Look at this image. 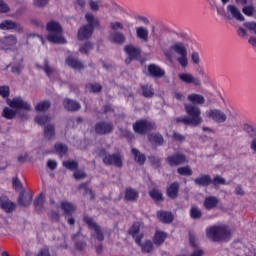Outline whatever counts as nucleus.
<instances>
[{
	"label": "nucleus",
	"mask_w": 256,
	"mask_h": 256,
	"mask_svg": "<svg viewBox=\"0 0 256 256\" xmlns=\"http://www.w3.org/2000/svg\"><path fill=\"white\" fill-rule=\"evenodd\" d=\"M213 185H225V178L221 176L214 177L212 181Z\"/></svg>",
	"instance_id": "obj_62"
},
{
	"label": "nucleus",
	"mask_w": 256,
	"mask_h": 256,
	"mask_svg": "<svg viewBox=\"0 0 256 256\" xmlns=\"http://www.w3.org/2000/svg\"><path fill=\"white\" fill-rule=\"evenodd\" d=\"M129 233L135 239V243L141 247L142 253H151L153 251V242L150 240H143V226L141 223H134L130 228Z\"/></svg>",
	"instance_id": "obj_3"
},
{
	"label": "nucleus",
	"mask_w": 256,
	"mask_h": 256,
	"mask_svg": "<svg viewBox=\"0 0 256 256\" xmlns=\"http://www.w3.org/2000/svg\"><path fill=\"white\" fill-rule=\"evenodd\" d=\"M86 89L90 93H99V91H101V85L97 83L88 84Z\"/></svg>",
	"instance_id": "obj_49"
},
{
	"label": "nucleus",
	"mask_w": 256,
	"mask_h": 256,
	"mask_svg": "<svg viewBox=\"0 0 256 256\" xmlns=\"http://www.w3.org/2000/svg\"><path fill=\"white\" fill-rule=\"evenodd\" d=\"M66 65H68V67H71L72 69H75L76 71H81V69H83V63L73 58V56H69L68 58H66Z\"/></svg>",
	"instance_id": "obj_26"
},
{
	"label": "nucleus",
	"mask_w": 256,
	"mask_h": 256,
	"mask_svg": "<svg viewBox=\"0 0 256 256\" xmlns=\"http://www.w3.org/2000/svg\"><path fill=\"white\" fill-rule=\"evenodd\" d=\"M179 175H184L186 177H190V175H193V170H191L190 166H183L178 168Z\"/></svg>",
	"instance_id": "obj_44"
},
{
	"label": "nucleus",
	"mask_w": 256,
	"mask_h": 256,
	"mask_svg": "<svg viewBox=\"0 0 256 256\" xmlns=\"http://www.w3.org/2000/svg\"><path fill=\"white\" fill-rule=\"evenodd\" d=\"M178 77L180 81H182V83H187V84L192 83L196 87H199L201 85V80H199V78H195V76H193L192 74L180 73Z\"/></svg>",
	"instance_id": "obj_15"
},
{
	"label": "nucleus",
	"mask_w": 256,
	"mask_h": 256,
	"mask_svg": "<svg viewBox=\"0 0 256 256\" xmlns=\"http://www.w3.org/2000/svg\"><path fill=\"white\" fill-rule=\"evenodd\" d=\"M124 51L130 59H137V57H139V53H141V50L133 45L125 46Z\"/></svg>",
	"instance_id": "obj_25"
},
{
	"label": "nucleus",
	"mask_w": 256,
	"mask_h": 256,
	"mask_svg": "<svg viewBox=\"0 0 256 256\" xmlns=\"http://www.w3.org/2000/svg\"><path fill=\"white\" fill-rule=\"evenodd\" d=\"M190 217L191 219H201V217H203V213L199 207L192 206L190 208Z\"/></svg>",
	"instance_id": "obj_38"
},
{
	"label": "nucleus",
	"mask_w": 256,
	"mask_h": 256,
	"mask_svg": "<svg viewBox=\"0 0 256 256\" xmlns=\"http://www.w3.org/2000/svg\"><path fill=\"white\" fill-rule=\"evenodd\" d=\"M15 115H17V112L9 107H5L2 112V117L4 119H14Z\"/></svg>",
	"instance_id": "obj_40"
},
{
	"label": "nucleus",
	"mask_w": 256,
	"mask_h": 256,
	"mask_svg": "<svg viewBox=\"0 0 256 256\" xmlns=\"http://www.w3.org/2000/svg\"><path fill=\"white\" fill-rule=\"evenodd\" d=\"M187 99L190 103H193V105H203V103H205V97L201 94H189Z\"/></svg>",
	"instance_id": "obj_28"
},
{
	"label": "nucleus",
	"mask_w": 256,
	"mask_h": 256,
	"mask_svg": "<svg viewBox=\"0 0 256 256\" xmlns=\"http://www.w3.org/2000/svg\"><path fill=\"white\" fill-rule=\"evenodd\" d=\"M227 15L237 19V21H245V16L241 14V10H239V8L233 4L227 6Z\"/></svg>",
	"instance_id": "obj_16"
},
{
	"label": "nucleus",
	"mask_w": 256,
	"mask_h": 256,
	"mask_svg": "<svg viewBox=\"0 0 256 256\" xmlns=\"http://www.w3.org/2000/svg\"><path fill=\"white\" fill-rule=\"evenodd\" d=\"M64 107L67 111H79L81 109V105L73 100L65 99Z\"/></svg>",
	"instance_id": "obj_32"
},
{
	"label": "nucleus",
	"mask_w": 256,
	"mask_h": 256,
	"mask_svg": "<svg viewBox=\"0 0 256 256\" xmlns=\"http://www.w3.org/2000/svg\"><path fill=\"white\" fill-rule=\"evenodd\" d=\"M206 237L211 241H229L231 228L225 224H215L206 228Z\"/></svg>",
	"instance_id": "obj_2"
},
{
	"label": "nucleus",
	"mask_w": 256,
	"mask_h": 256,
	"mask_svg": "<svg viewBox=\"0 0 256 256\" xmlns=\"http://www.w3.org/2000/svg\"><path fill=\"white\" fill-rule=\"evenodd\" d=\"M44 137L47 141H53L55 139V126L52 124H47L44 127Z\"/></svg>",
	"instance_id": "obj_27"
},
{
	"label": "nucleus",
	"mask_w": 256,
	"mask_h": 256,
	"mask_svg": "<svg viewBox=\"0 0 256 256\" xmlns=\"http://www.w3.org/2000/svg\"><path fill=\"white\" fill-rule=\"evenodd\" d=\"M85 19L87 21V25L82 26L78 30V39L83 41L85 39H89L93 35V29L95 27H99V19L95 18L92 13H87L85 15Z\"/></svg>",
	"instance_id": "obj_5"
},
{
	"label": "nucleus",
	"mask_w": 256,
	"mask_h": 256,
	"mask_svg": "<svg viewBox=\"0 0 256 256\" xmlns=\"http://www.w3.org/2000/svg\"><path fill=\"white\" fill-rule=\"evenodd\" d=\"M36 123H38V125H47V123H49V121H51V118H49L48 116L42 115V116H37L35 118Z\"/></svg>",
	"instance_id": "obj_50"
},
{
	"label": "nucleus",
	"mask_w": 256,
	"mask_h": 256,
	"mask_svg": "<svg viewBox=\"0 0 256 256\" xmlns=\"http://www.w3.org/2000/svg\"><path fill=\"white\" fill-rule=\"evenodd\" d=\"M16 207H17V204L9 200V198L5 196L0 197V208H2L3 211H5V213H13Z\"/></svg>",
	"instance_id": "obj_12"
},
{
	"label": "nucleus",
	"mask_w": 256,
	"mask_h": 256,
	"mask_svg": "<svg viewBox=\"0 0 256 256\" xmlns=\"http://www.w3.org/2000/svg\"><path fill=\"white\" fill-rule=\"evenodd\" d=\"M168 137H172L174 141H179V143H183L185 141V136L177 133V132H167Z\"/></svg>",
	"instance_id": "obj_45"
},
{
	"label": "nucleus",
	"mask_w": 256,
	"mask_h": 256,
	"mask_svg": "<svg viewBox=\"0 0 256 256\" xmlns=\"http://www.w3.org/2000/svg\"><path fill=\"white\" fill-rule=\"evenodd\" d=\"M43 69L48 77H51V75L55 73V69L49 66V62L47 60L44 62Z\"/></svg>",
	"instance_id": "obj_53"
},
{
	"label": "nucleus",
	"mask_w": 256,
	"mask_h": 256,
	"mask_svg": "<svg viewBox=\"0 0 256 256\" xmlns=\"http://www.w3.org/2000/svg\"><path fill=\"white\" fill-rule=\"evenodd\" d=\"M177 193H179V184L174 182L167 188V195L170 199H175V197H177Z\"/></svg>",
	"instance_id": "obj_34"
},
{
	"label": "nucleus",
	"mask_w": 256,
	"mask_h": 256,
	"mask_svg": "<svg viewBox=\"0 0 256 256\" xmlns=\"http://www.w3.org/2000/svg\"><path fill=\"white\" fill-rule=\"evenodd\" d=\"M165 239H167V233L163 231H157L153 237L154 245H163L165 243Z\"/></svg>",
	"instance_id": "obj_31"
},
{
	"label": "nucleus",
	"mask_w": 256,
	"mask_h": 256,
	"mask_svg": "<svg viewBox=\"0 0 256 256\" xmlns=\"http://www.w3.org/2000/svg\"><path fill=\"white\" fill-rule=\"evenodd\" d=\"M109 40L112 43H118V44L125 43V35L121 32H112L109 35Z\"/></svg>",
	"instance_id": "obj_30"
},
{
	"label": "nucleus",
	"mask_w": 256,
	"mask_h": 256,
	"mask_svg": "<svg viewBox=\"0 0 256 256\" xmlns=\"http://www.w3.org/2000/svg\"><path fill=\"white\" fill-rule=\"evenodd\" d=\"M203 205L206 211H211L219 205V199L214 196H208L204 199Z\"/></svg>",
	"instance_id": "obj_19"
},
{
	"label": "nucleus",
	"mask_w": 256,
	"mask_h": 256,
	"mask_svg": "<svg viewBox=\"0 0 256 256\" xmlns=\"http://www.w3.org/2000/svg\"><path fill=\"white\" fill-rule=\"evenodd\" d=\"M74 177L75 179L79 180V179H85L86 174L85 172L81 171V170H77L74 172Z\"/></svg>",
	"instance_id": "obj_64"
},
{
	"label": "nucleus",
	"mask_w": 256,
	"mask_h": 256,
	"mask_svg": "<svg viewBox=\"0 0 256 256\" xmlns=\"http://www.w3.org/2000/svg\"><path fill=\"white\" fill-rule=\"evenodd\" d=\"M88 7L90 11L97 13L101 9V1L99 0H88Z\"/></svg>",
	"instance_id": "obj_39"
},
{
	"label": "nucleus",
	"mask_w": 256,
	"mask_h": 256,
	"mask_svg": "<svg viewBox=\"0 0 256 256\" xmlns=\"http://www.w3.org/2000/svg\"><path fill=\"white\" fill-rule=\"evenodd\" d=\"M105 165H115V167H123V158L120 154L108 155L103 159Z\"/></svg>",
	"instance_id": "obj_13"
},
{
	"label": "nucleus",
	"mask_w": 256,
	"mask_h": 256,
	"mask_svg": "<svg viewBox=\"0 0 256 256\" xmlns=\"http://www.w3.org/2000/svg\"><path fill=\"white\" fill-rule=\"evenodd\" d=\"M135 31L137 39H140V41H143L144 43L149 41V29L143 26H138L135 28Z\"/></svg>",
	"instance_id": "obj_20"
},
{
	"label": "nucleus",
	"mask_w": 256,
	"mask_h": 256,
	"mask_svg": "<svg viewBox=\"0 0 256 256\" xmlns=\"http://www.w3.org/2000/svg\"><path fill=\"white\" fill-rule=\"evenodd\" d=\"M151 143H156L157 145L163 144V136L160 134H151L149 137Z\"/></svg>",
	"instance_id": "obj_46"
},
{
	"label": "nucleus",
	"mask_w": 256,
	"mask_h": 256,
	"mask_svg": "<svg viewBox=\"0 0 256 256\" xmlns=\"http://www.w3.org/2000/svg\"><path fill=\"white\" fill-rule=\"evenodd\" d=\"M135 21L138 24L149 25V20L145 16L137 15L135 16Z\"/></svg>",
	"instance_id": "obj_55"
},
{
	"label": "nucleus",
	"mask_w": 256,
	"mask_h": 256,
	"mask_svg": "<svg viewBox=\"0 0 256 256\" xmlns=\"http://www.w3.org/2000/svg\"><path fill=\"white\" fill-rule=\"evenodd\" d=\"M50 107H51V103H49V101H43V102L38 103L35 106V110L44 112V111H47V109H49Z\"/></svg>",
	"instance_id": "obj_43"
},
{
	"label": "nucleus",
	"mask_w": 256,
	"mask_h": 256,
	"mask_svg": "<svg viewBox=\"0 0 256 256\" xmlns=\"http://www.w3.org/2000/svg\"><path fill=\"white\" fill-rule=\"evenodd\" d=\"M132 154L134 155L135 161L138 162L139 165H143V163H145V155L141 154V152H139V150L133 148Z\"/></svg>",
	"instance_id": "obj_41"
},
{
	"label": "nucleus",
	"mask_w": 256,
	"mask_h": 256,
	"mask_svg": "<svg viewBox=\"0 0 256 256\" xmlns=\"http://www.w3.org/2000/svg\"><path fill=\"white\" fill-rule=\"evenodd\" d=\"M196 185H200L201 187H207V185L211 184V176L209 175H201L200 177L194 180Z\"/></svg>",
	"instance_id": "obj_33"
},
{
	"label": "nucleus",
	"mask_w": 256,
	"mask_h": 256,
	"mask_svg": "<svg viewBox=\"0 0 256 256\" xmlns=\"http://www.w3.org/2000/svg\"><path fill=\"white\" fill-rule=\"evenodd\" d=\"M55 151L60 156H63L67 153V146L62 144V143H58V144L55 145Z\"/></svg>",
	"instance_id": "obj_47"
},
{
	"label": "nucleus",
	"mask_w": 256,
	"mask_h": 256,
	"mask_svg": "<svg viewBox=\"0 0 256 256\" xmlns=\"http://www.w3.org/2000/svg\"><path fill=\"white\" fill-rule=\"evenodd\" d=\"M163 55L170 62L176 58L177 63L183 69L189 66V58L187 57V44H185V42H173L168 49L163 50Z\"/></svg>",
	"instance_id": "obj_1"
},
{
	"label": "nucleus",
	"mask_w": 256,
	"mask_h": 256,
	"mask_svg": "<svg viewBox=\"0 0 256 256\" xmlns=\"http://www.w3.org/2000/svg\"><path fill=\"white\" fill-rule=\"evenodd\" d=\"M43 203H45V196L40 194L34 201L35 207H43Z\"/></svg>",
	"instance_id": "obj_56"
},
{
	"label": "nucleus",
	"mask_w": 256,
	"mask_h": 256,
	"mask_svg": "<svg viewBox=\"0 0 256 256\" xmlns=\"http://www.w3.org/2000/svg\"><path fill=\"white\" fill-rule=\"evenodd\" d=\"M139 197V193L134 189L128 188L126 189L125 199L127 201H135Z\"/></svg>",
	"instance_id": "obj_37"
},
{
	"label": "nucleus",
	"mask_w": 256,
	"mask_h": 256,
	"mask_svg": "<svg viewBox=\"0 0 256 256\" xmlns=\"http://www.w3.org/2000/svg\"><path fill=\"white\" fill-rule=\"evenodd\" d=\"M95 130L98 135H105L106 133H111L113 130V125L101 122L96 124Z\"/></svg>",
	"instance_id": "obj_21"
},
{
	"label": "nucleus",
	"mask_w": 256,
	"mask_h": 256,
	"mask_svg": "<svg viewBox=\"0 0 256 256\" xmlns=\"http://www.w3.org/2000/svg\"><path fill=\"white\" fill-rule=\"evenodd\" d=\"M123 23L119 22V21H112L110 23V29H112V31L117 32V31H123Z\"/></svg>",
	"instance_id": "obj_48"
},
{
	"label": "nucleus",
	"mask_w": 256,
	"mask_h": 256,
	"mask_svg": "<svg viewBox=\"0 0 256 256\" xmlns=\"http://www.w3.org/2000/svg\"><path fill=\"white\" fill-rule=\"evenodd\" d=\"M189 241H190V245L192 247H196L194 249V251L192 252L191 256H203V250L201 248H198L199 241L195 237V234H193V233L189 234Z\"/></svg>",
	"instance_id": "obj_18"
},
{
	"label": "nucleus",
	"mask_w": 256,
	"mask_h": 256,
	"mask_svg": "<svg viewBox=\"0 0 256 256\" xmlns=\"http://www.w3.org/2000/svg\"><path fill=\"white\" fill-rule=\"evenodd\" d=\"M12 187L15 189V191H21L23 189V184L21 183V180L19 178L14 177L12 179Z\"/></svg>",
	"instance_id": "obj_51"
},
{
	"label": "nucleus",
	"mask_w": 256,
	"mask_h": 256,
	"mask_svg": "<svg viewBox=\"0 0 256 256\" xmlns=\"http://www.w3.org/2000/svg\"><path fill=\"white\" fill-rule=\"evenodd\" d=\"M59 207L62 211H64L67 223L69 225H75V219L71 217V215L75 213V205L71 204V202L62 201Z\"/></svg>",
	"instance_id": "obj_9"
},
{
	"label": "nucleus",
	"mask_w": 256,
	"mask_h": 256,
	"mask_svg": "<svg viewBox=\"0 0 256 256\" xmlns=\"http://www.w3.org/2000/svg\"><path fill=\"white\" fill-rule=\"evenodd\" d=\"M149 195L153 201H163V193L158 189H153L149 192Z\"/></svg>",
	"instance_id": "obj_42"
},
{
	"label": "nucleus",
	"mask_w": 256,
	"mask_h": 256,
	"mask_svg": "<svg viewBox=\"0 0 256 256\" xmlns=\"http://www.w3.org/2000/svg\"><path fill=\"white\" fill-rule=\"evenodd\" d=\"M242 13H244V15H246V17H254L256 15L255 5H253V4L245 5L242 8Z\"/></svg>",
	"instance_id": "obj_36"
},
{
	"label": "nucleus",
	"mask_w": 256,
	"mask_h": 256,
	"mask_svg": "<svg viewBox=\"0 0 256 256\" xmlns=\"http://www.w3.org/2000/svg\"><path fill=\"white\" fill-rule=\"evenodd\" d=\"M93 49V44L87 42L84 46L80 47V53H89Z\"/></svg>",
	"instance_id": "obj_58"
},
{
	"label": "nucleus",
	"mask_w": 256,
	"mask_h": 256,
	"mask_svg": "<svg viewBox=\"0 0 256 256\" xmlns=\"http://www.w3.org/2000/svg\"><path fill=\"white\" fill-rule=\"evenodd\" d=\"M6 103L9 105V107H12V109H22V112H19L22 120L29 119V110L31 109V104L24 101L23 98L15 97L13 99H7Z\"/></svg>",
	"instance_id": "obj_7"
},
{
	"label": "nucleus",
	"mask_w": 256,
	"mask_h": 256,
	"mask_svg": "<svg viewBox=\"0 0 256 256\" xmlns=\"http://www.w3.org/2000/svg\"><path fill=\"white\" fill-rule=\"evenodd\" d=\"M76 9H84L87 7V0H76L74 2Z\"/></svg>",
	"instance_id": "obj_59"
},
{
	"label": "nucleus",
	"mask_w": 256,
	"mask_h": 256,
	"mask_svg": "<svg viewBox=\"0 0 256 256\" xmlns=\"http://www.w3.org/2000/svg\"><path fill=\"white\" fill-rule=\"evenodd\" d=\"M208 119H212L215 123H225L227 121V114L219 109H210L205 112Z\"/></svg>",
	"instance_id": "obj_10"
},
{
	"label": "nucleus",
	"mask_w": 256,
	"mask_h": 256,
	"mask_svg": "<svg viewBox=\"0 0 256 256\" xmlns=\"http://www.w3.org/2000/svg\"><path fill=\"white\" fill-rule=\"evenodd\" d=\"M0 95H1V97H9V87L1 86L0 87Z\"/></svg>",
	"instance_id": "obj_63"
},
{
	"label": "nucleus",
	"mask_w": 256,
	"mask_h": 256,
	"mask_svg": "<svg viewBox=\"0 0 256 256\" xmlns=\"http://www.w3.org/2000/svg\"><path fill=\"white\" fill-rule=\"evenodd\" d=\"M167 162L171 167H177V165H181L182 163H187V157L181 153L174 154L167 158Z\"/></svg>",
	"instance_id": "obj_14"
},
{
	"label": "nucleus",
	"mask_w": 256,
	"mask_h": 256,
	"mask_svg": "<svg viewBox=\"0 0 256 256\" xmlns=\"http://www.w3.org/2000/svg\"><path fill=\"white\" fill-rule=\"evenodd\" d=\"M244 130L246 131V133H248L249 137H251L250 151H252V153L256 155V128L249 124H245Z\"/></svg>",
	"instance_id": "obj_11"
},
{
	"label": "nucleus",
	"mask_w": 256,
	"mask_h": 256,
	"mask_svg": "<svg viewBox=\"0 0 256 256\" xmlns=\"http://www.w3.org/2000/svg\"><path fill=\"white\" fill-rule=\"evenodd\" d=\"M83 221L94 232V234L92 235L93 239H96L97 241H103L105 239V236L103 235V230L101 229V227H99V225H97V223H95V221H93V218L89 216H84Z\"/></svg>",
	"instance_id": "obj_8"
},
{
	"label": "nucleus",
	"mask_w": 256,
	"mask_h": 256,
	"mask_svg": "<svg viewBox=\"0 0 256 256\" xmlns=\"http://www.w3.org/2000/svg\"><path fill=\"white\" fill-rule=\"evenodd\" d=\"M157 217L162 223H171L174 219L173 214L166 211L157 212Z\"/></svg>",
	"instance_id": "obj_29"
},
{
	"label": "nucleus",
	"mask_w": 256,
	"mask_h": 256,
	"mask_svg": "<svg viewBox=\"0 0 256 256\" xmlns=\"http://www.w3.org/2000/svg\"><path fill=\"white\" fill-rule=\"evenodd\" d=\"M63 166L66 168V169H77V162L75 161H65L63 162Z\"/></svg>",
	"instance_id": "obj_57"
},
{
	"label": "nucleus",
	"mask_w": 256,
	"mask_h": 256,
	"mask_svg": "<svg viewBox=\"0 0 256 256\" xmlns=\"http://www.w3.org/2000/svg\"><path fill=\"white\" fill-rule=\"evenodd\" d=\"M245 29L250 31V33H253L256 35V23L255 22H245L244 24Z\"/></svg>",
	"instance_id": "obj_52"
},
{
	"label": "nucleus",
	"mask_w": 256,
	"mask_h": 256,
	"mask_svg": "<svg viewBox=\"0 0 256 256\" xmlns=\"http://www.w3.org/2000/svg\"><path fill=\"white\" fill-rule=\"evenodd\" d=\"M33 201V196L29 193H23L21 192L18 198L19 205H22V207H29L31 205V202Z\"/></svg>",
	"instance_id": "obj_24"
},
{
	"label": "nucleus",
	"mask_w": 256,
	"mask_h": 256,
	"mask_svg": "<svg viewBox=\"0 0 256 256\" xmlns=\"http://www.w3.org/2000/svg\"><path fill=\"white\" fill-rule=\"evenodd\" d=\"M148 73L151 77H163L165 75V70L155 64H150L148 66Z\"/></svg>",
	"instance_id": "obj_22"
},
{
	"label": "nucleus",
	"mask_w": 256,
	"mask_h": 256,
	"mask_svg": "<svg viewBox=\"0 0 256 256\" xmlns=\"http://www.w3.org/2000/svg\"><path fill=\"white\" fill-rule=\"evenodd\" d=\"M142 93L144 97H153V88H151V86H143Z\"/></svg>",
	"instance_id": "obj_54"
},
{
	"label": "nucleus",
	"mask_w": 256,
	"mask_h": 256,
	"mask_svg": "<svg viewBox=\"0 0 256 256\" xmlns=\"http://www.w3.org/2000/svg\"><path fill=\"white\" fill-rule=\"evenodd\" d=\"M4 49H13L17 45V37L14 35L6 36L2 39Z\"/></svg>",
	"instance_id": "obj_23"
},
{
	"label": "nucleus",
	"mask_w": 256,
	"mask_h": 256,
	"mask_svg": "<svg viewBox=\"0 0 256 256\" xmlns=\"http://www.w3.org/2000/svg\"><path fill=\"white\" fill-rule=\"evenodd\" d=\"M0 29L2 30H9V29H21V27H19V24L11 21V20H5L4 22H2L0 24Z\"/></svg>",
	"instance_id": "obj_35"
},
{
	"label": "nucleus",
	"mask_w": 256,
	"mask_h": 256,
	"mask_svg": "<svg viewBox=\"0 0 256 256\" xmlns=\"http://www.w3.org/2000/svg\"><path fill=\"white\" fill-rule=\"evenodd\" d=\"M185 111L188 116L178 118V122L184 123L185 125H193L194 127H197L203 123V118L201 117V108L193 104H185Z\"/></svg>",
	"instance_id": "obj_4"
},
{
	"label": "nucleus",
	"mask_w": 256,
	"mask_h": 256,
	"mask_svg": "<svg viewBox=\"0 0 256 256\" xmlns=\"http://www.w3.org/2000/svg\"><path fill=\"white\" fill-rule=\"evenodd\" d=\"M150 127L151 123H149L147 120L138 121L133 125L134 131L140 134L147 133Z\"/></svg>",
	"instance_id": "obj_17"
},
{
	"label": "nucleus",
	"mask_w": 256,
	"mask_h": 256,
	"mask_svg": "<svg viewBox=\"0 0 256 256\" xmlns=\"http://www.w3.org/2000/svg\"><path fill=\"white\" fill-rule=\"evenodd\" d=\"M23 71V62H20L18 64H14L12 66V72L13 73H21Z\"/></svg>",
	"instance_id": "obj_61"
},
{
	"label": "nucleus",
	"mask_w": 256,
	"mask_h": 256,
	"mask_svg": "<svg viewBox=\"0 0 256 256\" xmlns=\"http://www.w3.org/2000/svg\"><path fill=\"white\" fill-rule=\"evenodd\" d=\"M47 40L50 43H66L65 38L63 37V28L61 24L56 21H51L47 24Z\"/></svg>",
	"instance_id": "obj_6"
},
{
	"label": "nucleus",
	"mask_w": 256,
	"mask_h": 256,
	"mask_svg": "<svg viewBox=\"0 0 256 256\" xmlns=\"http://www.w3.org/2000/svg\"><path fill=\"white\" fill-rule=\"evenodd\" d=\"M191 61L194 63V65H199L201 63V58L199 57V53L193 52L191 54Z\"/></svg>",
	"instance_id": "obj_60"
}]
</instances>
